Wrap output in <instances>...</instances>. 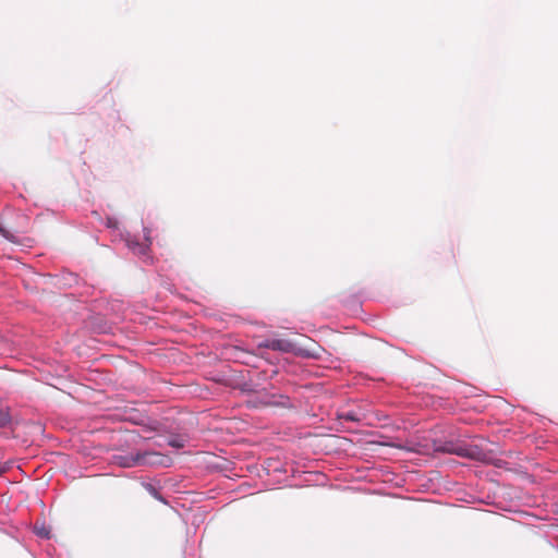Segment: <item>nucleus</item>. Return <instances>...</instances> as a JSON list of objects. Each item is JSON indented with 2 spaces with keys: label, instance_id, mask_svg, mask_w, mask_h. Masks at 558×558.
I'll list each match as a JSON object with an SVG mask.
<instances>
[{
  "label": "nucleus",
  "instance_id": "obj_1",
  "mask_svg": "<svg viewBox=\"0 0 558 558\" xmlns=\"http://www.w3.org/2000/svg\"><path fill=\"white\" fill-rule=\"evenodd\" d=\"M166 457L154 451H144L128 454L113 456V463L121 468H134L138 465H163Z\"/></svg>",
  "mask_w": 558,
  "mask_h": 558
},
{
  "label": "nucleus",
  "instance_id": "obj_2",
  "mask_svg": "<svg viewBox=\"0 0 558 558\" xmlns=\"http://www.w3.org/2000/svg\"><path fill=\"white\" fill-rule=\"evenodd\" d=\"M125 243L134 254L144 257L145 259L149 258L148 252L151 240L149 236V230L147 228H144V241L141 242L135 236L128 234L125 238Z\"/></svg>",
  "mask_w": 558,
  "mask_h": 558
},
{
  "label": "nucleus",
  "instance_id": "obj_3",
  "mask_svg": "<svg viewBox=\"0 0 558 558\" xmlns=\"http://www.w3.org/2000/svg\"><path fill=\"white\" fill-rule=\"evenodd\" d=\"M263 347L280 352H291L293 351V343L286 339H269L263 343Z\"/></svg>",
  "mask_w": 558,
  "mask_h": 558
},
{
  "label": "nucleus",
  "instance_id": "obj_4",
  "mask_svg": "<svg viewBox=\"0 0 558 558\" xmlns=\"http://www.w3.org/2000/svg\"><path fill=\"white\" fill-rule=\"evenodd\" d=\"M338 417L340 420L351 421V422H359L362 418L361 414L356 411H343L338 415Z\"/></svg>",
  "mask_w": 558,
  "mask_h": 558
},
{
  "label": "nucleus",
  "instance_id": "obj_5",
  "mask_svg": "<svg viewBox=\"0 0 558 558\" xmlns=\"http://www.w3.org/2000/svg\"><path fill=\"white\" fill-rule=\"evenodd\" d=\"M144 487L154 498L166 504V500L160 495L159 490L155 487V485L150 483H144Z\"/></svg>",
  "mask_w": 558,
  "mask_h": 558
},
{
  "label": "nucleus",
  "instance_id": "obj_6",
  "mask_svg": "<svg viewBox=\"0 0 558 558\" xmlns=\"http://www.w3.org/2000/svg\"><path fill=\"white\" fill-rule=\"evenodd\" d=\"M34 531L36 535H38L41 538H49L50 537V531L45 524H35Z\"/></svg>",
  "mask_w": 558,
  "mask_h": 558
},
{
  "label": "nucleus",
  "instance_id": "obj_7",
  "mask_svg": "<svg viewBox=\"0 0 558 558\" xmlns=\"http://www.w3.org/2000/svg\"><path fill=\"white\" fill-rule=\"evenodd\" d=\"M11 421L10 414L8 411L0 409V427H5Z\"/></svg>",
  "mask_w": 558,
  "mask_h": 558
},
{
  "label": "nucleus",
  "instance_id": "obj_8",
  "mask_svg": "<svg viewBox=\"0 0 558 558\" xmlns=\"http://www.w3.org/2000/svg\"><path fill=\"white\" fill-rule=\"evenodd\" d=\"M169 444H170L172 447H175V448H181V447H183V444H182L180 440H178V439H173V440H171Z\"/></svg>",
  "mask_w": 558,
  "mask_h": 558
},
{
  "label": "nucleus",
  "instance_id": "obj_9",
  "mask_svg": "<svg viewBox=\"0 0 558 558\" xmlns=\"http://www.w3.org/2000/svg\"><path fill=\"white\" fill-rule=\"evenodd\" d=\"M0 233L7 238V232H5V230H4V229H2L1 227H0Z\"/></svg>",
  "mask_w": 558,
  "mask_h": 558
}]
</instances>
